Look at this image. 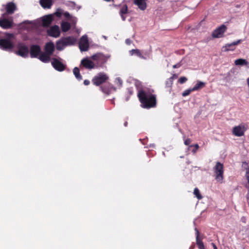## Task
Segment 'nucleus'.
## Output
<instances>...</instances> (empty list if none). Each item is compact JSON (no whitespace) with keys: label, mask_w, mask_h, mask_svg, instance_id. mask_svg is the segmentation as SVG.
<instances>
[{"label":"nucleus","mask_w":249,"mask_h":249,"mask_svg":"<svg viewBox=\"0 0 249 249\" xmlns=\"http://www.w3.org/2000/svg\"><path fill=\"white\" fill-rule=\"evenodd\" d=\"M108 79L107 75L104 73H100L94 77L92 80L93 84L96 86H99L105 82Z\"/></svg>","instance_id":"nucleus-7"},{"label":"nucleus","mask_w":249,"mask_h":249,"mask_svg":"<svg viewBox=\"0 0 249 249\" xmlns=\"http://www.w3.org/2000/svg\"><path fill=\"white\" fill-rule=\"evenodd\" d=\"M157 0L161 2V1H162L163 0Z\"/></svg>","instance_id":"nucleus-50"},{"label":"nucleus","mask_w":249,"mask_h":249,"mask_svg":"<svg viewBox=\"0 0 249 249\" xmlns=\"http://www.w3.org/2000/svg\"><path fill=\"white\" fill-rule=\"evenodd\" d=\"M47 33L51 36L57 38L59 36L60 31L58 26L54 25L51 26L48 30Z\"/></svg>","instance_id":"nucleus-11"},{"label":"nucleus","mask_w":249,"mask_h":249,"mask_svg":"<svg viewBox=\"0 0 249 249\" xmlns=\"http://www.w3.org/2000/svg\"><path fill=\"white\" fill-rule=\"evenodd\" d=\"M124 125H125V126H126V123H125L124 124Z\"/></svg>","instance_id":"nucleus-53"},{"label":"nucleus","mask_w":249,"mask_h":249,"mask_svg":"<svg viewBox=\"0 0 249 249\" xmlns=\"http://www.w3.org/2000/svg\"><path fill=\"white\" fill-rule=\"evenodd\" d=\"M50 55L45 52V53H42L39 56V59L43 62L47 63L50 61Z\"/></svg>","instance_id":"nucleus-24"},{"label":"nucleus","mask_w":249,"mask_h":249,"mask_svg":"<svg viewBox=\"0 0 249 249\" xmlns=\"http://www.w3.org/2000/svg\"><path fill=\"white\" fill-rule=\"evenodd\" d=\"M242 167L244 168L247 169L246 177L248 181V185L247 186V187L248 188V193L247 195V198L248 201H249V164L246 162H244L242 163Z\"/></svg>","instance_id":"nucleus-19"},{"label":"nucleus","mask_w":249,"mask_h":249,"mask_svg":"<svg viewBox=\"0 0 249 249\" xmlns=\"http://www.w3.org/2000/svg\"><path fill=\"white\" fill-rule=\"evenodd\" d=\"M62 15V12L61 11V10H58L57 11H56L54 14L53 15H56L57 17H60Z\"/></svg>","instance_id":"nucleus-37"},{"label":"nucleus","mask_w":249,"mask_h":249,"mask_svg":"<svg viewBox=\"0 0 249 249\" xmlns=\"http://www.w3.org/2000/svg\"><path fill=\"white\" fill-rule=\"evenodd\" d=\"M226 27L225 25H221L215 29L213 33L212 36L214 38H220L223 36L224 33L226 31Z\"/></svg>","instance_id":"nucleus-12"},{"label":"nucleus","mask_w":249,"mask_h":249,"mask_svg":"<svg viewBox=\"0 0 249 249\" xmlns=\"http://www.w3.org/2000/svg\"><path fill=\"white\" fill-rule=\"evenodd\" d=\"M247 85H248V89H249V77L247 79Z\"/></svg>","instance_id":"nucleus-44"},{"label":"nucleus","mask_w":249,"mask_h":249,"mask_svg":"<svg viewBox=\"0 0 249 249\" xmlns=\"http://www.w3.org/2000/svg\"><path fill=\"white\" fill-rule=\"evenodd\" d=\"M103 37H104V38L106 39V36H104Z\"/></svg>","instance_id":"nucleus-52"},{"label":"nucleus","mask_w":249,"mask_h":249,"mask_svg":"<svg viewBox=\"0 0 249 249\" xmlns=\"http://www.w3.org/2000/svg\"><path fill=\"white\" fill-rule=\"evenodd\" d=\"M241 220L244 222H245V217H242L241 218Z\"/></svg>","instance_id":"nucleus-46"},{"label":"nucleus","mask_w":249,"mask_h":249,"mask_svg":"<svg viewBox=\"0 0 249 249\" xmlns=\"http://www.w3.org/2000/svg\"><path fill=\"white\" fill-rule=\"evenodd\" d=\"M147 0H134V3L138 6L139 9L144 10L146 8V1Z\"/></svg>","instance_id":"nucleus-20"},{"label":"nucleus","mask_w":249,"mask_h":249,"mask_svg":"<svg viewBox=\"0 0 249 249\" xmlns=\"http://www.w3.org/2000/svg\"><path fill=\"white\" fill-rule=\"evenodd\" d=\"M73 72L77 80H82V76L80 74L79 70L78 68L75 67L73 70Z\"/></svg>","instance_id":"nucleus-31"},{"label":"nucleus","mask_w":249,"mask_h":249,"mask_svg":"<svg viewBox=\"0 0 249 249\" xmlns=\"http://www.w3.org/2000/svg\"><path fill=\"white\" fill-rule=\"evenodd\" d=\"M152 146L153 147H154V146H155V145H154V144H152Z\"/></svg>","instance_id":"nucleus-51"},{"label":"nucleus","mask_w":249,"mask_h":249,"mask_svg":"<svg viewBox=\"0 0 249 249\" xmlns=\"http://www.w3.org/2000/svg\"><path fill=\"white\" fill-rule=\"evenodd\" d=\"M240 233L245 237L248 236L249 235V229L248 228L245 227L240 231Z\"/></svg>","instance_id":"nucleus-32"},{"label":"nucleus","mask_w":249,"mask_h":249,"mask_svg":"<svg viewBox=\"0 0 249 249\" xmlns=\"http://www.w3.org/2000/svg\"><path fill=\"white\" fill-rule=\"evenodd\" d=\"M195 146V147H196V149L198 148V144H196Z\"/></svg>","instance_id":"nucleus-48"},{"label":"nucleus","mask_w":249,"mask_h":249,"mask_svg":"<svg viewBox=\"0 0 249 249\" xmlns=\"http://www.w3.org/2000/svg\"><path fill=\"white\" fill-rule=\"evenodd\" d=\"M61 27L63 32H67L71 28L70 24L65 21H63L61 23Z\"/></svg>","instance_id":"nucleus-26"},{"label":"nucleus","mask_w":249,"mask_h":249,"mask_svg":"<svg viewBox=\"0 0 249 249\" xmlns=\"http://www.w3.org/2000/svg\"><path fill=\"white\" fill-rule=\"evenodd\" d=\"M114 83L116 88L120 89L123 85V80L120 77H117L115 79Z\"/></svg>","instance_id":"nucleus-30"},{"label":"nucleus","mask_w":249,"mask_h":249,"mask_svg":"<svg viewBox=\"0 0 249 249\" xmlns=\"http://www.w3.org/2000/svg\"><path fill=\"white\" fill-rule=\"evenodd\" d=\"M64 16H65V17H66V18H71V17L70 16V15L69 13H68V12H65V13H64Z\"/></svg>","instance_id":"nucleus-39"},{"label":"nucleus","mask_w":249,"mask_h":249,"mask_svg":"<svg viewBox=\"0 0 249 249\" xmlns=\"http://www.w3.org/2000/svg\"><path fill=\"white\" fill-rule=\"evenodd\" d=\"M194 90H193L192 89H187L183 91L182 95L183 96H186L188 95L191 92H192Z\"/></svg>","instance_id":"nucleus-34"},{"label":"nucleus","mask_w":249,"mask_h":249,"mask_svg":"<svg viewBox=\"0 0 249 249\" xmlns=\"http://www.w3.org/2000/svg\"><path fill=\"white\" fill-rule=\"evenodd\" d=\"M6 9L8 13L12 14L14 12L16 6L13 3H9L6 5Z\"/></svg>","instance_id":"nucleus-28"},{"label":"nucleus","mask_w":249,"mask_h":249,"mask_svg":"<svg viewBox=\"0 0 249 249\" xmlns=\"http://www.w3.org/2000/svg\"><path fill=\"white\" fill-rule=\"evenodd\" d=\"M196 233V244L198 246L199 249H205L204 245L202 242V241L199 239V231H198L196 229H195Z\"/></svg>","instance_id":"nucleus-22"},{"label":"nucleus","mask_w":249,"mask_h":249,"mask_svg":"<svg viewBox=\"0 0 249 249\" xmlns=\"http://www.w3.org/2000/svg\"><path fill=\"white\" fill-rule=\"evenodd\" d=\"M84 83L85 85H88L89 84V81L88 80H85L84 81Z\"/></svg>","instance_id":"nucleus-41"},{"label":"nucleus","mask_w":249,"mask_h":249,"mask_svg":"<svg viewBox=\"0 0 249 249\" xmlns=\"http://www.w3.org/2000/svg\"><path fill=\"white\" fill-rule=\"evenodd\" d=\"M242 40L239 39L231 43L226 44L222 47L223 52L233 51L236 49V46L241 43Z\"/></svg>","instance_id":"nucleus-10"},{"label":"nucleus","mask_w":249,"mask_h":249,"mask_svg":"<svg viewBox=\"0 0 249 249\" xmlns=\"http://www.w3.org/2000/svg\"><path fill=\"white\" fill-rule=\"evenodd\" d=\"M191 141L190 139H187L184 141V143L185 145H188L190 143Z\"/></svg>","instance_id":"nucleus-38"},{"label":"nucleus","mask_w":249,"mask_h":249,"mask_svg":"<svg viewBox=\"0 0 249 249\" xmlns=\"http://www.w3.org/2000/svg\"><path fill=\"white\" fill-rule=\"evenodd\" d=\"M71 22L72 24H75L77 21V18L75 17H71L70 18Z\"/></svg>","instance_id":"nucleus-36"},{"label":"nucleus","mask_w":249,"mask_h":249,"mask_svg":"<svg viewBox=\"0 0 249 249\" xmlns=\"http://www.w3.org/2000/svg\"><path fill=\"white\" fill-rule=\"evenodd\" d=\"M40 4L44 8H50L52 5V0H40Z\"/></svg>","instance_id":"nucleus-23"},{"label":"nucleus","mask_w":249,"mask_h":249,"mask_svg":"<svg viewBox=\"0 0 249 249\" xmlns=\"http://www.w3.org/2000/svg\"><path fill=\"white\" fill-rule=\"evenodd\" d=\"M215 179L222 183L224 179V166L219 162H217L213 168Z\"/></svg>","instance_id":"nucleus-4"},{"label":"nucleus","mask_w":249,"mask_h":249,"mask_svg":"<svg viewBox=\"0 0 249 249\" xmlns=\"http://www.w3.org/2000/svg\"><path fill=\"white\" fill-rule=\"evenodd\" d=\"M13 21L12 18L6 19L4 18L0 19V26L3 29H8L12 27Z\"/></svg>","instance_id":"nucleus-14"},{"label":"nucleus","mask_w":249,"mask_h":249,"mask_svg":"<svg viewBox=\"0 0 249 249\" xmlns=\"http://www.w3.org/2000/svg\"><path fill=\"white\" fill-rule=\"evenodd\" d=\"M177 77V75L176 74H174L172 77L170 78V80H172L174 78H176Z\"/></svg>","instance_id":"nucleus-43"},{"label":"nucleus","mask_w":249,"mask_h":249,"mask_svg":"<svg viewBox=\"0 0 249 249\" xmlns=\"http://www.w3.org/2000/svg\"><path fill=\"white\" fill-rule=\"evenodd\" d=\"M54 50V45L53 42H48L45 46V52L50 55L53 54Z\"/></svg>","instance_id":"nucleus-21"},{"label":"nucleus","mask_w":249,"mask_h":249,"mask_svg":"<svg viewBox=\"0 0 249 249\" xmlns=\"http://www.w3.org/2000/svg\"><path fill=\"white\" fill-rule=\"evenodd\" d=\"M194 194L198 199L202 198V196L200 194L199 191L197 188H196L194 189Z\"/></svg>","instance_id":"nucleus-33"},{"label":"nucleus","mask_w":249,"mask_h":249,"mask_svg":"<svg viewBox=\"0 0 249 249\" xmlns=\"http://www.w3.org/2000/svg\"><path fill=\"white\" fill-rule=\"evenodd\" d=\"M153 90L148 89L139 91L138 97L142 107L149 108L156 106V96L153 94Z\"/></svg>","instance_id":"nucleus-1"},{"label":"nucleus","mask_w":249,"mask_h":249,"mask_svg":"<svg viewBox=\"0 0 249 249\" xmlns=\"http://www.w3.org/2000/svg\"><path fill=\"white\" fill-rule=\"evenodd\" d=\"M179 66H178V65H175L173 66V68H178Z\"/></svg>","instance_id":"nucleus-47"},{"label":"nucleus","mask_w":249,"mask_h":249,"mask_svg":"<svg viewBox=\"0 0 249 249\" xmlns=\"http://www.w3.org/2000/svg\"><path fill=\"white\" fill-rule=\"evenodd\" d=\"M234 64L236 66H247L248 65V61L246 59L239 58L235 60Z\"/></svg>","instance_id":"nucleus-27"},{"label":"nucleus","mask_w":249,"mask_h":249,"mask_svg":"<svg viewBox=\"0 0 249 249\" xmlns=\"http://www.w3.org/2000/svg\"><path fill=\"white\" fill-rule=\"evenodd\" d=\"M40 53V48L37 45H33L31 47L30 54L32 57H36Z\"/></svg>","instance_id":"nucleus-17"},{"label":"nucleus","mask_w":249,"mask_h":249,"mask_svg":"<svg viewBox=\"0 0 249 249\" xmlns=\"http://www.w3.org/2000/svg\"><path fill=\"white\" fill-rule=\"evenodd\" d=\"M52 64L53 67L58 71H61L65 69V65L56 58L53 59Z\"/></svg>","instance_id":"nucleus-16"},{"label":"nucleus","mask_w":249,"mask_h":249,"mask_svg":"<svg viewBox=\"0 0 249 249\" xmlns=\"http://www.w3.org/2000/svg\"><path fill=\"white\" fill-rule=\"evenodd\" d=\"M129 54L131 55H136L137 56H139L142 59H146V56H148V53H145V55H143L142 53L141 52V51L138 49H133L129 52Z\"/></svg>","instance_id":"nucleus-18"},{"label":"nucleus","mask_w":249,"mask_h":249,"mask_svg":"<svg viewBox=\"0 0 249 249\" xmlns=\"http://www.w3.org/2000/svg\"><path fill=\"white\" fill-rule=\"evenodd\" d=\"M53 15H49L43 17L41 19L38 20V21L41 22L42 24L44 27L48 26L53 19Z\"/></svg>","instance_id":"nucleus-13"},{"label":"nucleus","mask_w":249,"mask_h":249,"mask_svg":"<svg viewBox=\"0 0 249 249\" xmlns=\"http://www.w3.org/2000/svg\"><path fill=\"white\" fill-rule=\"evenodd\" d=\"M212 245L213 246V249H217L216 245L214 243H212Z\"/></svg>","instance_id":"nucleus-45"},{"label":"nucleus","mask_w":249,"mask_h":249,"mask_svg":"<svg viewBox=\"0 0 249 249\" xmlns=\"http://www.w3.org/2000/svg\"><path fill=\"white\" fill-rule=\"evenodd\" d=\"M15 36L12 34H5V37L0 40V48L5 51L11 50L14 47Z\"/></svg>","instance_id":"nucleus-2"},{"label":"nucleus","mask_w":249,"mask_h":249,"mask_svg":"<svg viewBox=\"0 0 249 249\" xmlns=\"http://www.w3.org/2000/svg\"><path fill=\"white\" fill-rule=\"evenodd\" d=\"M79 47L81 51H87L89 48V43L87 35L83 36L80 39Z\"/></svg>","instance_id":"nucleus-9"},{"label":"nucleus","mask_w":249,"mask_h":249,"mask_svg":"<svg viewBox=\"0 0 249 249\" xmlns=\"http://www.w3.org/2000/svg\"><path fill=\"white\" fill-rule=\"evenodd\" d=\"M205 85V83L201 81H198L196 85L192 88V89L194 91L203 88Z\"/></svg>","instance_id":"nucleus-29"},{"label":"nucleus","mask_w":249,"mask_h":249,"mask_svg":"<svg viewBox=\"0 0 249 249\" xmlns=\"http://www.w3.org/2000/svg\"><path fill=\"white\" fill-rule=\"evenodd\" d=\"M29 24L32 28H34L35 26V24L34 22H30Z\"/></svg>","instance_id":"nucleus-40"},{"label":"nucleus","mask_w":249,"mask_h":249,"mask_svg":"<svg viewBox=\"0 0 249 249\" xmlns=\"http://www.w3.org/2000/svg\"><path fill=\"white\" fill-rule=\"evenodd\" d=\"M108 58V56H106L101 53H97L91 56V59L95 62V66L104 64Z\"/></svg>","instance_id":"nucleus-5"},{"label":"nucleus","mask_w":249,"mask_h":249,"mask_svg":"<svg viewBox=\"0 0 249 249\" xmlns=\"http://www.w3.org/2000/svg\"><path fill=\"white\" fill-rule=\"evenodd\" d=\"M77 33H79L80 32V30H77Z\"/></svg>","instance_id":"nucleus-49"},{"label":"nucleus","mask_w":249,"mask_h":249,"mask_svg":"<svg viewBox=\"0 0 249 249\" xmlns=\"http://www.w3.org/2000/svg\"><path fill=\"white\" fill-rule=\"evenodd\" d=\"M81 65L89 69H93L96 67L94 63L88 58L83 59L81 61Z\"/></svg>","instance_id":"nucleus-15"},{"label":"nucleus","mask_w":249,"mask_h":249,"mask_svg":"<svg viewBox=\"0 0 249 249\" xmlns=\"http://www.w3.org/2000/svg\"><path fill=\"white\" fill-rule=\"evenodd\" d=\"M125 43L127 44H130L131 43V40L130 39H127L125 40Z\"/></svg>","instance_id":"nucleus-42"},{"label":"nucleus","mask_w":249,"mask_h":249,"mask_svg":"<svg viewBox=\"0 0 249 249\" xmlns=\"http://www.w3.org/2000/svg\"><path fill=\"white\" fill-rule=\"evenodd\" d=\"M247 126L244 124H241L234 127L232 129V133L236 136L240 137L244 135L247 130Z\"/></svg>","instance_id":"nucleus-8"},{"label":"nucleus","mask_w":249,"mask_h":249,"mask_svg":"<svg viewBox=\"0 0 249 249\" xmlns=\"http://www.w3.org/2000/svg\"><path fill=\"white\" fill-rule=\"evenodd\" d=\"M18 51L16 53L17 54L23 57H26L29 54V50L28 47L22 43H18L17 45Z\"/></svg>","instance_id":"nucleus-6"},{"label":"nucleus","mask_w":249,"mask_h":249,"mask_svg":"<svg viewBox=\"0 0 249 249\" xmlns=\"http://www.w3.org/2000/svg\"><path fill=\"white\" fill-rule=\"evenodd\" d=\"M76 40V38L73 36L62 37L56 42V49L58 50L61 51L68 46L74 45Z\"/></svg>","instance_id":"nucleus-3"},{"label":"nucleus","mask_w":249,"mask_h":249,"mask_svg":"<svg viewBox=\"0 0 249 249\" xmlns=\"http://www.w3.org/2000/svg\"><path fill=\"white\" fill-rule=\"evenodd\" d=\"M187 80V78L185 77H181L178 79V82L180 84H183L185 82H186Z\"/></svg>","instance_id":"nucleus-35"},{"label":"nucleus","mask_w":249,"mask_h":249,"mask_svg":"<svg viewBox=\"0 0 249 249\" xmlns=\"http://www.w3.org/2000/svg\"><path fill=\"white\" fill-rule=\"evenodd\" d=\"M127 13V7L126 5L122 7L120 11V14L123 20H125L126 18V15Z\"/></svg>","instance_id":"nucleus-25"}]
</instances>
